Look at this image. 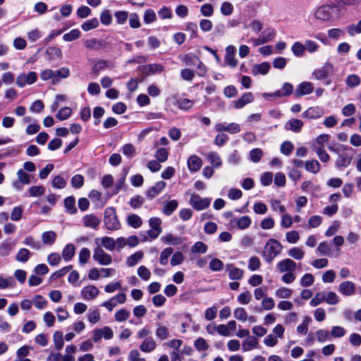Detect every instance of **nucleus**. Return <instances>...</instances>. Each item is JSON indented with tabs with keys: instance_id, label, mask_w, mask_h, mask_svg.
Listing matches in <instances>:
<instances>
[{
	"instance_id": "nucleus-1",
	"label": "nucleus",
	"mask_w": 361,
	"mask_h": 361,
	"mask_svg": "<svg viewBox=\"0 0 361 361\" xmlns=\"http://www.w3.org/2000/svg\"><path fill=\"white\" fill-rule=\"evenodd\" d=\"M282 249L283 246L277 240L271 238L264 247L262 256L267 263H271L281 253Z\"/></svg>"
},
{
	"instance_id": "nucleus-2",
	"label": "nucleus",
	"mask_w": 361,
	"mask_h": 361,
	"mask_svg": "<svg viewBox=\"0 0 361 361\" xmlns=\"http://www.w3.org/2000/svg\"><path fill=\"white\" fill-rule=\"evenodd\" d=\"M104 224L109 231H117L121 228V224L117 219L115 209L107 207L104 211Z\"/></svg>"
},
{
	"instance_id": "nucleus-3",
	"label": "nucleus",
	"mask_w": 361,
	"mask_h": 361,
	"mask_svg": "<svg viewBox=\"0 0 361 361\" xmlns=\"http://www.w3.org/2000/svg\"><path fill=\"white\" fill-rule=\"evenodd\" d=\"M92 257L94 261L102 266L109 265L112 262L111 256L105 252L100 246L94 248Z\"/></svg>"
},
{
	"instance_id": "nucleus-4",
	"label": "nucleus",
	"mask_w": 361,
	"mask_h": 361,
	"mask_svg": "<svg viewBox=\"0 0 361 361\" xmlns=\"http://www.w3.org/2000/svg\"><path fill=\"white\" fill-rule=\"evenodd\" d=\"M211 203V199L208 197L203 198L199 195L193 194L190 199V204L196 210H202L207 209Z\"/></svg>"
},
{
	"instance_id": "nucleus-5",
	"label": "nucleus",
	"mask_w": 361,
	"mask_h": 361,
	"mask_svg": "<svg viewBox=\"0 0 361 361\" xmlns=\"http://www.w3.org/2000/svg\"><path fill=\"white\" fill-rule=\"evenodd\" d=\"M37 75L34 71H30L27 74L23 73L18 75L16 84L19 87H23L26 85H32L36 82Z\"/></svg>"
},
{
	"instance_id": "nucleus-6",
	"label": "nucleus",
	"mask_w": 361,
	"mask_h": 361,
	"mask_svg": "<svg viewBox=\"0 0 361 361\" xmlns=\"http://www.w3.org/2000/svg\"><path fill=\"white\" fill-rule=\"evenodd\" d=\"M161 220L158 217H152L149 220L150 229L147 231L148 235L152 238H157L161 233Z\"/></svg>"
},
{
	"instance_id": "nucleus-7",
	"label": "nucleus",
	"mask_w": 361,
	"mask_h": 361,
	"mask_svg": "<svg viewBox=\"0 0 361 361\" xmlns=\"http://www.w3.org/2000/svg\"><path fill=\"white\" fill-rule=\"evenodd\" d=\"M297 264L290 258H286L279 262L276 266V270L279 273L295 271Z\"/></svg>"
},
{
	"instance_id": "nucleus-8",
	"label": "nucleus",
	"mask_w": 361,
	"mask_h": 361,
	"mask_svg": "<svg viewBox=\"0 0 361 361\" xmlns=\"http://www.w3.org/2000/svg\"><path fill=\"white\" fill-rule=\"evenodd\" d=\"M333 7L329 5H323L319 6L314 12V16L317 19L329 21L332 17Z\"/></svg>"
},
{
	"instance_id": "nucleus-9",
	"label": "nucleus",
	"mask_w": 361,
	"mask_h": 361,
	"mask_svg": "<svg viewBox=\"0 0 361 361\" xmlns=\"http://www.w3.org/2000/svg\"><path fill=\"white\" fill-rule=\"evenodd\" d=\"M333 68L334 66L331 63H326L322 68L315 69L313 75L317 80H325L333 72Z\"/></svg>"
},
{
	"instance_id": "nucleus-10",
	"label": "nucleus",
	"mask_w": 361,
	"mask_h": 361,
	"mask_svg": "<svg viewBox=\"0 0 361 361\" xmlns=\"http://www.w3.org/2000/svg\"><path fill=\"white\" fill-rule=\"evenodd\" d=\"M355 283L350 281H343L338 286V291L346 297L355 295Z\"/></svg>"
},
{
	"instance_id": "nucleus-11",
	"label": "nucleus",
	"mask_w": 361,
	"mask_h": 361,
	"mask_svg": "<svg viewBox=\"0 0 361 361\" xmlns=\"http://www.w3.org/2000/svg\"><path fill=\"white\" fill-rule=\"evenodd\" d=\"M99 293V289L93 285H88L81 290V295L85 300H92L95 299Z\"/></svg>"
},
{
	"instance_id": "nucleus-12",
	"label": "nucleus",
	"mask_w": 361,
	"mask_h": 361,
	"mask_svg": "<svg viewBox=\"0 0 361 361\" xmlns=\"http://www.w3.org/2000/svg\"><path fill=\"white\" fill-rule=\"evenodd\" d=\"M313 90L314 86L311 82H302L295 89L294 94L296 97H300L303 95L311 94Z\"/></svg>"
},
{
	"instance_id": "nucleus-13",
	"label": "nucleus",
	"mask_w": 361,
	"mask_h": 361,
	"mask_svg": "<svg viewBox=\"0 0 361 361\" xmlns=\"http://www.w3.org/2000/svg\"><path fill=\"white\" fill-rule=\"evenodd\" d=\"M235 47L229 45L226 48L225 63L231 68H235L238 65V60L235 58Z\"/></svg>"
},
{
	"instance_id": "nucleus-14",
	"label": "nucleus",
	"mask_w": 361,
	"mask_h": 361,
	"mask_svg": "<svg viewBox=\"0 0 361 361\" xmlns=\"http://www.w3.org/2000/svg\"><path fill=\"white\" fill-rule=\"evenodd\" d=\"M82 222L84 226L96 230L100 224L101 220L97 216L90 214L82 217Z\"/></svg>"
},
{
	"instance_id": "nucleus-15",
	"label": "nucleus",
	"mask_w": 361,
	"mask_h": 361,
	"mask_svg": "<svg viewBox=\"0 0 361 361\" xmlns=\"http://www.w3.org/2000/svg\"><path fill=\"white\" fill-rule=\"evenodd\" d=\"M166 187L164 181H159L154 185L148 189L146 192V195L149 200H152L157 197Z\"/></svg>"
},
{
	"instance_id": "nucleus-16",
	"label": "nucleus",
	"mask_w": 361,
	"mask_h": 361,
	"mask_svg": "<svg viewBox=\"0 0 361 361\" xmlns=\"http://www.w3.org/2000/svg\"><path fill=\"white\" fill-rule=\"evenodd\" d=\"M226 270L228 271V277L231 280H240L243 277L244 271L233 267L232 264L226 265Z\"/></svg>"
},
{
	"instance_id": "nucleus-17",
	"label": "nucleus",
	"mask_w": 361,
	"mask_h": 361,
	"mask_svg": "<svg viewBox=\"0 0 361 361\" xmlns=\"http://www.w3.org/2000/svg\"><path fill=\"white\" fill-rule=\"evenodd\" d=\"M94 241L96 244H99V243H100L101 246L110 251H113L116 247V242L114 239L111 237L104 236L102 238H97Z\"/></svg>"
},
{
	"instance_id": "nucleus-18",
	"label": "nucleus",
	"mask_w": 361,
	"mask_h": 361,
	"mask_svg": "<svg viewBox=\"0 0 361 361\" xmlns=\"http://www.w3.org/2000/svg\"><path fill=\"white\" fill-rule=\"evenodd\" d=\"M303 126V122L298 118H292L285 124V128L294 133H300Z\"/></svg>"
},
{
	"instance_id": "nucleus-19",
	"label": "nucleus",
	"mask_w": 361,
	"mask_h": 361,
	"mask_svg": "<svg viewBox=\"0 0 361 361\" xmlns=\"http://www.w3.org/2000/svg\"><path fill=\"white\" fill-rule=\"evenodd\" d=\"M188 167L189 170L192 172L198 171L202 165V159L196 156L192 155L188 159Z\"/></svg>"
},
{
	"instance_id": "nucleus-20",
	"label": "nucleus",
	"mask_w": 361,
	"mask_h": 361,
	"mask_svg": "<svg viewBox=\"0 0 361 361\" xmlns=\"http://www.w3.org/2000/svg\"><path fill=\"white\" fill-rule=\"evenodd\" d=\"M157 343L153 338H146L140 345V349L144 353H150L155 350Z\"/></svg>"
},
{
	"instance_id": "nucleus-21",
	"label": "nucleus",
	"mask_w": 361,
	"mask_h": 361,
	"mask_svg": "<svg viewBox=\"0 0 361 361\" xmlns=\"http://www.w3.org/2000/svg\"><path fill=\"white\" fill-rule=\"evenodd\" d=\"M156 325L157 329L155 334L157 338L161 341H164L170 337L169 329L166 326L161 323H157Z\"/></svg>"
},
{
	"instance_id": "nucleus-22",
	"label": "nucleus",
	"mask_w": 361,
	"mask_h": 361,
	"mask_svg": "<svg viewBox=\"0 0 361 361\" xmlns=\"http://www.w3.org/2000/svg\"><path fill=\"white\" fill-rule=\"evenodd\" d=\"M254 100V96L251 92H245L242 97L235 102L236 109H242L247 104L251 103Z\"/></svg>"
},
{
	"instance_id": "nucleus-23",
	"label": "nucleus",
	"mask_w": 361,
	"mask_h": 361,
	"mask_svg": "<svg viewBox=\"0 0 361 361\" xmlns=\"http://www.w3.org/2000/svg\"><path fill=\"white\" fill-rule=\"evenodd\" d=\"M258 340L256 337L248 336L243 343V350L244 351H249L252 348H257Z\"/></svg>"
},
{
	"instance_id": "nucleus-24",
	"label": "nucleus",
	"mask_w": 361,
	"mask_h": 361,
	"mask_svg": "<svg viewBox=\"0 0 361 361\" xmlns=\"http://www.w3.org/2000/svg\"><path fill=\"white\" fill-rule=\"evenodd\" d=\"M64 206L66 212L71 214H75L77 212L75 207V200L74 197L69 196L64 200Z\"/></svg>"
},
{
	"instance_id": "nucleus-25",
	"label": "nucleus",
	"mask_w": 361,
	"mask_h": 361,
	"mask_svg": "<svg viewBox=\"0 0 361 361\" xmlns=\"http://www.w3.org/2000/svg\"><path fill=\"white\" fill-rule=\"evenodd\" d=\"M126 222L130 226L134 228H138L142 224V219L138 215L135 214L128 215L126 219Z\"/></svg>"
},
{
	"instance_id": "nucleus-26",
	"label": "nucleus",
	"mask_w": 361,
	"mask_h": 361,
	"mask_svg": "<svg viewBox=\"0 0 361 361\" xmlns=\"http://www.w3.org/2000/svg\"><path fill=\"white\" fill-rule=\"evenodd\" d=\"M270 69V64L267 62H263L259 64H256L252 68V73L254 75L262 74L266 75Z\"/></svg>"
},
{
	"instance_id": "nucleus-27",
	"label": "nucleus",
	"mask_w": 361,
	"mask_h": 361,
	"mask_svg": "<svg viewBox=\"0 0 361 361\" xmlns=\"http://www.w3.org/2000/svg\"><path fill=\"white\" fill-rule=\"evenodd\" d=\"M75 251V246L69 243L65 246L62 251V257L66 262L70 261L74 256Z\"/></svg>"
},
{
	"instance_id": "nucleus-28",
	"label": "nucleus",
	"mask_w": 361,
	"mask_h": 361,
	"mask_svg": "<svg viewBox=\"0 0 361 361\" xmlns=\"http://www.w3.org/2000/svg\"><path fill=\"white\" fill-rule=\"evenodd\" d=\"M56 239V233L52 231H45L42 235V240L44 245H53Z\"/></svg>"
},
{
	"instance_id": "nucleus-29",
	"label": "nucleus",
	"mask_w": 361,
	"mask_h": 361,
	"mask_svg": "<svg viewBox=\"0 0 361 361\" xmlns=\"http://www.w3.org/2000/svg\"><path fill=\"white\" fill-rule=\"evenodd\" d=\"M143 256L144 254L142 251L136 252L128 257L126 260L127 265L130 267H134L143 258Z\"/></svg>"
},
{
	"instance_id": "nucleus-30",
	"label": "nucleus",
	"mask_w": 361,
	"mask_h": 361,
	"mask_svg": "<svg viewBox=\"0 0 361 361\" xmlns=\"http://www.w3.org/2000/svg\"><path fill=\"white\" fill-rule=\"evenodd\" d=\"M207 159L209 161L211 164L215 167L219 168L222 164L221 159L219 154L216 152H211L207 155Z\"/></svg>"
},
{
	"instance_id": "nucleus-31",
	"label": "nucleus",
	"mask_w": 361,
	"mask_h": 361,
	"mask_svg": "<svg viewBox=\"0 0 361 361\" xmlns=\"http://www.w3.org/2000/svg\"><path fill=\"white\" fill-rule=\"evenodd\" d=\"M305 169L312 173H317L320 170V164L316 159L307 161L305 163Z\"/></svg>"
},
{
	"instance_id": "nucleus-32",
	"label": "nucleus",
	"mask_w": 361,
	"mask_h": 361,
	"mask_svg": "<svg viewBox=\"0 0 361 361\" xmlns=\"http://www.w3.org/2000/svg\"><path fill=\"white\" fill-rule=\"evenodd\" d=\"M352 161V157L348 155L339 154L336 161V166L337 168L347 167L350 164Z\"/></svg>"
},
{
	"instance_id": "nucleus-33",
	"label": "nucleus",
	"mask_w": 361,
	"mask_h": 361,
	"mask_svg": "<svg viewBox=\"0 0 361 361\" xmlns=\"http://www.w3.org/2000/svg\"><path fill=\"white\" fill-rule=\"evenodd\" d=\"M54 84L59 82L60 78H66L70 75V71L68 68L63 67L56 71H54Z\"/></svg>"
},
{
	"instance_id": "nucleus-34",
	"label": "nucleus",
	"mask_w": 361,
	"mask_h": 361,
	"mask_svg": "<svg viewBox=\"0 0 361 361\" xmlns=\"http://www.w3.org/2000/svg\"><path fill=\"white\" fill-rule=\"evenodd\" d=\"M288 255L296 260H301L305 256V252L300 247H294L288 251Z\"/></svg>"
},
{
	"instance_id": "nucleus-35",
	"label": "nucleus",
	"mask_w": 361,
	"mask_h": 361,
	"mask_svg": "<svg viewBox=\"0 0 361 361\" xmlns=\"http://www.w3.org/2000/svg\"><path fill=\"white\" fill-rule=\"evenodd\" d=\"M178 202L175 200H171L165 204L162 212L167 216H170L178 207Z\"/></svg>"
},
{
	"instance_id": "nucleus-36",
	"label": "nucleus",
	"mask_w": 361,
	"mask_h": 361,
	"mask_svg": "<svg viewBox=\"0 0 361 361\" xmlns=\"http://www.w3.org/2000/svg\"><path fill=\"white\" fill-rule=\"evenodd\" d=\"M314 150L322 162H327L329 160V155L325 151L324 146L316 147L314 145Z\"/></svg>"
},
{
	"instance_id": "nucleus-37",
	"label": "nucleus",
	"mask_w": 361,
	"mask_h": 361,
	"mask_svg": "<svg viewBox=\"0 0 361 361\" xmlns=\"http://www.w3.org/2000/svg\"><path fill=\"white\" fill-rule=\"evenodd\" d=\"M30 256V252L26 248H21L18 250L16 259L20 262H26Z\"/></svg>"
},
{
	"instance_id": "nucleus-38",
	"label": "nucleus",
	"mask_w": 361,
	"mask_h": 361,
	"mask_svg": "<svg viewBox=\"0 0 361 361\" xmlns=\"http://www.w3.org/2000/svg\"><path fill=\"white\" fill-rule=\"evenodd\" d=\"M54 345L56 350H61L63 347V336L61 331H55L53 336Z\"/></svg>"
},
{
	"instance_id": "nucleus-39",
	"label": "nucleus",
	"mask_w": 361,
	"mask_h": 361,
	"mask_svg": "<svg viewBox=\"0 0 361 361\" xmlns=\"http://www.w3.org/2000/svg\"><path fill=\"white\" fill-rule=\"evenodd\" d=\"M291 50L293 54L297 57H300L303 56L305 53V46L300 42H295L293 43L291 47Z\"/></svg>"
},
{
	"instance_id": "nucleus-40",
	"label": "nucleus",
	"mask_w": 361,
	"mask_h": 361,
	"mask_svg": "<svg viewBox=\"0 0 361 361\" xmlns=\"http://www.w3.org/2000/svg\"><path fill=\"white\" fill-rule=\"evenodd\" d=\"M23 243L25 245L30 246V247H32L36 250H39L42 247V245H41L40 242L36 241L35 240V238L31 235L27 236L24 239Z\"/></svg>"
},
{
	"instance_id": "nucleus-41",
	"label": "nucleus",
	"mask_w": 361,
	"mask_h": 361,
	"mask_svg": "<svg viewBox=\"0 0 361 361\" xmlns=\"http://www.w3.org/2000/svg\"><path fill=\"white\" fill-rule=\"evenodd\" d=\"M90 257V250L87 247H82L79 252V263L85 264Z\"/></svg>"
},
{
	"instance_id": "nucleus-42",
	"label": "nucleus",
	"mask_w": 361,
	"mask_h": 361,
	"mask_svg": "<svg viewBox=\"0 0 361 361\" xmlns=\"http://www.w3.org/2000/svg\"><path fill=\"white\" fill-rule=\"evenodd\" d=\"M15 285L16 281L11 276L4 279L0 276V289H6L8 287L13 288Z\"/></svg>"
},
{
	"instance_id": "nucleus-43",
	"label": "nucleus",
	"mask_w": 361,
	"mask_h": 361,
	"mask_svg": "<svg viewBox=\"0 0 361 361\" xmlns=\"http://www.w3.org/2000/svg\"><path fill=\"white\" fill-rule=\"evenodd\" d=\"M71 109L66 106L59 110L56 117L60 121H63L67 119L71 115Z\"/></svg>"
},
{
	"instance_id": "nucleus-44",
	"label": "nucleus",
	"mask_w": 361,
	"mask_h": 361,
	"mask_svg": "<svg viewBox=\"0 0 361 361\" xmlns=\"http://www.w3.org/2000/svg\"><path fill=\"white\" fill-rule=\"evenodd\" d=\"M207 245L203 242L198 241L191 247L192 253H202L204 254L207 251Z\"/></svg>"
},
{
	"instance_id": "nucleus-45",
	"label": "nucleus",
	"mask_w": 361,
	"mask_h": 361,
	"mask_svg": "<svg viewBox=\"0 0 361 361\" xmlns=\"http://www.w3.org/2000/svg\"><path fill=\"white\" fill-rule=\"evenodd\" d=\"M326 299V293L324 292L317 293L314 297L310 300V305L312 307H316L325 301Z\"/></svg>"
},
{
	"instance_id": "nucleus-46",
	"label": "nucleus",
	"mask_w": 361,
	"mask_h": 361,
	"mask_svg": "<svg viewBox=\"0 0 361 361\" xmlns=\"http://www.w3.org/2000/svg\"><path fill=\"white\" fill-rule=\"evenodd\" d=\"M98 25H99L98 20L96 18H94L91 20H88L85 21L82 25L81 27L84 31H89L92 29H94V28L97 27Z\"/></svg>"
},
{
	"instance_id": "nucleus-47",
	"label": "nucleus",
	"mask_w": 361,
	"mask_h": 361,
	"mask_svg": "<svg viewBox=\"0 0 361 361\" xmlns=\"http://www.w3.org/2000/svg\"><path fill=\"white\" fill-rule=\"evenodd\" d=\"M173 251V248L166 247L161 252L159 258V262L161 264L166 265L167 264L168 258L172 255Z\"/></svg>"
},
{
	"instance_id": "nucleus-48",
	"label": "nucleus",
	"mask_w": 361,
	"mask_h": 361,
	"mask_svg": "<svg viewBox=\"0 0 361 361\" xmlns=\"http://www.w3.org/2000/svg\"><path fill=\"white\" fill-rule=\"evenodd\" d=\"M80 36V32L78 29L72 30L68 33L65 34L63 36V39L64 41L66 42H72L73 40H75L78 39Z\"/></svg>"
},
{
	"instance_id": "nucleus-49",
	"label": "nucleus",
	"mask_w": 361,
	"mask_h": 361,
	"mask_svg": "<svg viewBox=\"0 0 361 361\" xmlns=\"http://www.w3.org/2000/svg\"><path fill=\"white\" fill-rule=\"evenodd\" d=\"M85 45L87 49L97 50L103 45V42L97 39H90L85 42Z\"/></svg>"
},
{
	"instance_id": "nucleus-50",
	"label": "nucleus",
	"mask_w": 361,
	"mask_h": 361,
	"mask_svg": "<svg viewBox=\"0 0 361 361\" xmlns=\"http://www.w3.org/2000/svg\"><path fill=\"white\" fill-rule=\"evenodd\" d=\"M234 317L236 319L245 322L247 320V314L245 310L243 307H237L233 312Z\"/></svg>"
},
{
	"instance_id": "nucleus-51",
	"label": "nucleus",
	"mask_w": 361,
	"mask_h": 361,
	"mask_svg": "<svg viewBox=\"0 0 361 361\" xmlns=\"http://www.w3.org/2000/svg\"><path fill=\"white\" fill-rule=\"evenodd\" d=\"M108 66V61L105 60H99L94 63L92 66V71L97 75L101 71L105 69Z\"/></svg>"
},
{
	"instance_id": "nucleus-52",
	"label": "nucleus",
	"mask_w": 361,
	"mask_h": 361,
	"mask_svg": "<svg viewBox=\"0 0 361 361\" xmlns=\"http://www.w3.org/2000/svg\"><path fill=\"white\" fill-rule=\"evenodd\" d=\"M130 317V312L126 309H121L115 313V319L121 322L127 320Z\"/></svg>"
},
{
	"instance_id": "nucleus-53",
	"label": "nucleus",
	"mask_w": 361,
	"mask_h": 361,
	"mask_svg": "<svg viewBox=\"0 0 361 361\" xmlns=\"http://www.w3.org/2000/svg\"><path fill=\"white\" fill-rule=\"evenodd\" d=\"M169 157V151L165 148H159L155 153V157L160 162H164Z\"/></svg>"
},
{
	"instance_id": "nucleus-54",
	"label": "nucleus",
	"mask_w": 361,
	"mask_h": 361,
	"mask_svg": "<svg viewBox=\"0 0 361 361\" xmlns=\"http://www.w3.org/2000/svg\"><path fill=\"white\" fill-rule=\"evenodd\" d=\"M71 184L74 188H80L84 184V178L80 174H76L71 178Z\"/></svg>"
},
{
	"instance_id": "nucleus-55",
	"label": "nucleus",
	"mask_w": 361,
	"mask_h": 361,
	"mask_svg": "<svg viewBox=\"0 0 361 361\" xmlns=\"http://www.w3.org/2000/svg\"><path fill=\"white\" fill-rule=\"evenodd\" d=\"M209 268L213 271H219L223 269L224 263L217 258L212 259L209 263Z\"/></svg>"
},
{
	"instance_id": "nucleus-56",
	"label": "nucleus",
	"mask_w": 361,
	"mask_h": 361,
	"mask_svg": "<svg viewBox=\"0 0 361 361\" xmlns=\"http://www.w3.org/2000/svg\"><path fill=\"white\" fill-rule=\"evenodd\" d=\"M147 71L152 73H161L164 71V67L161 64L150 63L146 66Z\"/></svg>"
},
{
	"instance_id": "nucleus-57",
	"label": "nucleus",
	"mask_w": 361,
	"mask_h": 361,
	"mask_svg": "<svg viewBox=\"0 0 361 361\" xmlns=\"http://www.w3.org/2000/svg\"><path fill=\"white\" fill-rule=\"evenodd\" d=\"M137 275L144 281H148L151 277L150 271L145 266H140L137 269Z\"/></svg>"
},
{
	"instance_id": "nucleus-58",
	"label": "nucleus",
	"mask_w": 361,
	"mask_h": 361,
	"mask_svg": "<svg viewBox=\"0 0 361 361\" xmlns=\"http://www.w3.org/2000/svg\"><path fill=\"white\" fill-rule=\"evenodd\" d=\"M360 83V78L358 75L352 74L348 76L346 84L350 87L358 86Z\"/></svg>"
},
{
	"instance_id": "nucleus-59",
	"label": "nucleus",
	"mask_w": 361,
	"mask_h": 361,
	"mask_svg": "<svg viewBox=\"0 0 361 361\" xmlns=\"http://www.w3.org/2000/svg\"><path fill=\"white\" fill-rule=\"evenodd\" d=\"M251 224V219L247 216H243L238 219L237 226L240 229H245L250 226Z\"/></svg>"
},
{
	"instance_id": "nucleus-60",
	"label": "nucleus",
	"mask_w": 361,
	"mask_h": 361,
	"mask_svg": "<svg viewBox=\"0 0 361 361\" xmlns=\"http://www.w3.org/2000/svg\"><path fill=\"white\" fill-rule=\"evenodd\" d=\"M13 249L11 243L4 241L0 245V255L1 256H7Z\"/></svg>"
},
{
	"instance_id": "nucleus-61",
	"label": "nucleus",
	"mask_w": 361,
	"mask_h": 361,
	"mask_svg": "<svg viewBox=\"0 0 361 361\" xmlns=\"http://www.w3.org/2000/svg\"><path fill=\"white\" fill-rule=\"evenodd\" d=\"M51 185L54 188L62 189L66 187V182L63 177L57 176L53 179Z\"/></svg>"
},
{
	"instance_id": "nucleus-62",
	"label": "nucleus",
	"mask_w": 361,
	"mask_h": 361,
	"mask_svg": "<svg viewBox=\"0 0 361 361\" xmlns=\"http://www.w3.org/2000/svg\"><path fill=\"white\" fill-rule=\"evenodd\" d=\"M314 278L311 274H305L300 279V285L308 287L313 284Z\"/></svg>"
},
{
	"instance_id": "nucleus-63",
	"label": "nucleus",
	"mask_w": 361,
	"mask_h": 361,
	"mask_svg": "<svg viewBox=\"0 0 361 361\" xmlns=\"http://www.w3.org/2000/svg\"><path fill=\"white\" fill-rule=\"evenodd\" d=\"M251 298H252V295H251L249 291L246 290L243 293H241L238 296L237 300L240 304L246 305L250 302Z\"/></svg>"
},
{
	"instance_id": "nucleus-64",
	"label": "nucleus",
	"mask_w": 361,
	"mask_h": 361,
	"mask_svg": "<svg viewBox=\"0 0 361 361\" xmlns=\"http://www.w3.org/2000/svg\"><path fill=\"white\" fill-rule=\"evenodd\" d=\"M293 145L292 142L289 141H285L283 142L281 145V152L285 155H289L293 149Z\"/></svg>"
}]
</instances>
